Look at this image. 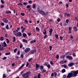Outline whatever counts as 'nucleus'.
Returning a JSON list of instances; mask_svg holds the SVG:
<instances>
[{
    "label": "nucleus",
    "mask_w": 78,
    "mask_h": 78,
    "mask_svg": "<svg viewBox=\"0 0 78 78\" xmlns=\"http://www.w3.org/2000/svg\"><path fill=\"white\" fill-rule=\"evenodd\" d=\"M66 58L68 59H69V60H72V59H73L72 57L70 55L66 56Z\"/></svg>",
    "instance_id": "nucleus-10"
},
{
    "label": "nucleus",
    "mask_w": 78,
    "mask_h": 78,
    "mask_svg": "<svg viewBox=\"0 0 78 78\" xmlns=\"http://www.w3.org/2000/svg\"><path fill=\"white\" fill-rule=\"evenodd\" d=\"M41 74H40V73H39L38 74L37 78H41Z\"/></svg>",
    "instance_id": "nucleus-30"
},
{
    "label": "nucleus",
    "mask_w": 78,
    "mask_h": 78,
    "mask_svg": "<svg viewBox=\"0 0 78 78\" xmlns=\"http://www.w3.org/2000/svg\"><path fill=\"white\" fill-rule=\"evenodd\" d=\"M6 14H10V13H11V12L10 11H7L6 12Z\"/></svg>",
    "instance_id": "nucleus-25"
},
{
    "label": "nucleus",
    "mask_w": 78,
    "mask_h": 78,
    "mask_svg": "<svg viewBox=\"0 0 78 78\" xmlns=\"http://www.w3.org/2000/svg\"><path fill=\"white\" fill-rule=\"evenodd\" d=\"M26 73V74L27 75H30L31 73V71H28V72H27Z\"/></svg>",
    "instance_id": "nucleus-18"
},
{
    "label": "nucleus",
    "mask_w": 78,
    "mask_h": 78,
    "mask_svg": "<svg viewBox=\"0 0 78 78\" xmlns=\"http://www.w3.org/2000/svg\"><path fill=\"white\" fill-rule=\"evenodd\" d=\"M20 57L21 58H23V54H21L20 55Z\"/></svg>",
    "instance_id": "nucleus-57"
},
{
    "label": "nucleus",
    "mask_w": 78,
    "mask_h": 78,
    "mask_svg": "<svg viewBox=\"0 0 78 78\" xmlns=\"http://www.w3.org/2000/svg\"><path fill=\"white\" fill-rule=\"evenodd\" d=\"M59 57V55H57L56 57V59H58Z\"/></svg>",
    "instance_id": "nucleus-39"
},
{
    "label": "nucleus",
    "mask_w": 78,
    "mask_h": 78,
    "mask_svg": "<svg viewBox=\"0 0 78 78\" xmlns=\"http://www.w3.org/2000/svg\"><path fill=\"white\" fill-rule=\"evenodd\" d=\"M60 63L61 64H64V62L63 61H61L60 62Z\"/></svg>",
    "instance_id": "nucleus-62"
},
{
    "label": "nucleus",
    "mask_w": 78,
    "mask_h": 78,
    "mask_svg": "<svg viewBox=\"0 0 78 78\" xmlns=\"http://www.w3.org/2000/svg\"><path fill=\"white\" fill-rule=\"evenodd\" d=\"M66 16L68 17H70L71 16V15H70V13H68L66 15Z\"/></svg>",
    "instance_id": "nucleus-24"
},
{
    "label": "nucleus",
    "mask_w": 78,
    "mask_h": 78,
    "mask_svg": "<svg viewBox=\"0 0 78 78\" xmlns=\"http://www.w3.org/2000/svg\"><path fill=\"white\" fill-rule=\"evenodd\" d=\"M44 32H43V33L44 34H47V31L45 30H44Z\"/></svg>",
    "instance_id": "nucleus-42"
},
{
    "label": "nucleus",
    "mask_w": 78,
    "mask_h": 78,
    "mask_svg": "<svg viewBox=\"0 0 78 78\" xmlns=\"http://www.w3.org/2000/svg\"><path fill=\"white\" fill-rule=\"evenodd\" d=\"M48 37V36L47 35H44V39H45L46 38H47Z\"/></svg>",
    "instance_id": "nucleus-49"
},
{
    "label": "nucleus",
    "mask_w": 78,
    "mask_h": 78,
    "mask_svg": "<svg viewBox=\"0 0 78 78\" xmlns=\"http://www.w3.org/2000/svg\"><path fill=\"white\" fill-rule=\"evenodd\" d=\"M78 74V70H77L76 71V72L74 73L73 74V77H75V76H76L77 74Z\"/></svg>",
    "instance_id": "nucleus-7"
},
{
    "label": "nucleus",
    "mask_w": 78,
    "mask_h": 78,
    "mask_svg": "<svg viewBox=\"0 0 78 78\" xmlns=\"http://www.w3.org/2000/svg\"><path fill=\"white\" fill-rule=\"evenodd\" d=\"M23 42H25V43H27L28 42L27 40L25 39H23Z\"/></svg>",
    "instance_id": "nucleus-19"
},
{
    "label": "nucleus",
    "mask_w": 78,
    "mask_h": 78,
    "mask_svg": "<svg viewBox=\"0 0 78 78\" xmlns=\"http://www.w3.org/2000/svg\"><path fill=\"white\" fill-rule=\"evenodd\" d=\"M39 66H40V65H38L37 64V63L36 64V68H35V70H38V69H38V68H39Z\"/></svg>",
    "instance_id": "nucleus-12"
},
{
    "label": "nucleus",
    "mask_w": 78,
    "mask_h": 78,
    "mask_svg": "<svg viewBox=\"0 0 78 78\" xmlns=\"http://www.w3.org/2000/svg\"><path fill=\"white\" fill-rule=\"evenodd\" d=\"M47 67L48 69H50V64H48V65H47Z\"/></svg>",
    "instance_id": "nucleus-29"
},
{
    "label": "nucleus",
    "mask_w": 78,
    "mask_h": 78,
    "mask_svg": "<svg viewBox=\"0 0 78 78\" xmlns=\"http://www.w3.org/2000/svg\"><path fill=\"white\" fill-rule=\"evenodd\" d=\"M50 64L51 65H53V64H54L53 62H52V61H50Z\"/></svg>",
    "instance_id": "nucleus-46"
},
{
    "label": "nucleus",
    "mask_w": 78,
    "mask_h": 78,
    "mask_svg": "<svg viewBox=\"0 0 78 78\" xmlns=\"http://www.w3.org/2000/svg\"><path fill=\"white\" fill-rule=\"evenodd\" d=\"M27 34L29 36H30L31 35V33H28Z\"/></svg>",
    "instance_id": "nucleus-52"
},
{
    "label": "nucleus",
    "mask_w": 78,
    "mask_h": 78,
    "mask_svg": "<svg viewBox=\"0 0 78 78\" xmlns=\"http://www.w3.org/2000/svg\"><path fill=\"white\" fill-rule=\"evenodd\" d=\"M27 34H26L25 33H23V36L24 37H27Z\"/></svg>",
    "instance_id": "nucleus-21"
},
{
    "label": "nucleus",
    "mask_w": 78,
    "mask_h": 78,
    "mask_svg": "<svg viewBox=\"0 0 78 78\" xmlns=\"http://www.w3.org/2000/svg\"><path fill=\"white\" fill-rule=\"evenodd\" d=\"M72 27H69V31H72Z\"/></svg>",
    "instance_id": "nucleus-48"
},
{
    "label": "nucleus",
    "mask_w": 78,
    "mask_h": 78,
    "mask_svg": "<svg viewBox=\"0 0 78 78\" xmlns=\"http://www.w3.org/2000/svg\"><path fill=\"white\" fill-rule=\"evenodd\" d=\"M49 48L50 51H51V49H52V46H50Z\"/></svg>",
    "instance_id": "nucleus-43"
},
{
    "label": "nucleus",
    "mask_w": 78,
    "mask_h": 78,
    "mask_svg": "<svg viewBox=\"0 0 78 78\" xmlns=\"http://www.w3.org/2000/svg\"><path fill=\"white\" fill-rule=\"evenodd\" d=\"M32 7L33 9H35L36 8V4H33L32 5Z\"/></svg>",
    "instance_id": "nucleus-13"
},
{
    "label": "nucleus",
    "mask_w": 78,
    "mask_h": 78,
    "mask_svg": "<svg viewBox=\"0 0 78 78\" xmlns=\"http://www.w3.org/2000/svg\"><path fill=\"white\" fill-rule=\"evenodd\" d=\"M5 28L7 29V30H8L9 29V25H7L5 27Z\"/></svg>",
    "instance_id": "nucleus-22"
},
{
    "label": "nucleus",
    "mask_w": 78,
    "mask_h": 78,
    "mask_svg": "<svg viewBox=\"0 0 78 78\" xmlns=\"http://www.w3.org/2000/svg\"><path fill=\"white\" fill-rule=\"evenodd\" d=\"M71 77H73V73H69L66 76V78H70Z\"/></svg>",
    "instance_id": "nucleus-2"
},
{
    "label": "nucleus",
    "mask_w": 78,
    "mask_h": 78,
    "mask_svg": "<svg viewBox=\"0 0 78 78\" xmlns=\"http://www.w3.org/2000/svg\"><path fill=\"white\" fill-rule=\"evenodd\" d=\"M61 66L62 67V66H63L64 68H65V69H67V66L66 65H62Z\"/></svg>",
    "instance_id": "nucleus-23"
},
{
    "label": "nucleus",
    "mask_w": 78,
    "mask_h": 78,
    "mask_svg": "<svg viewBox=\"0 0 78 78\" xmlns=\"http://www.w3.org/2000/svg\"><path fill=\"white\" fill-rule=\"evenodd\" d=\"M25 30V28H23L21 31V33H23V32H24V30Z\"/></svg>",
    "instance_id": "nucleus-40"
},
{
    "label": "nucleus",
    "mask_w": 78,
    "mask_h": 78,
    "mask_svg": "<svg viewBox=\"0 0 78 78\" xmlns=\"http://www.w3.org/2000/svg\"><path fill=\"white\" fill-rule=\"evenodd\" d=\"M22 76L23 78H27L29 76V75H27L26 73H24L22 75Z\"/></svg>",
    "instance_id": "nucleus-8"
},
{
    "label": "nucleus",
    "mask_w": 78,
    "mask_h": 78,
    "mask_svg": "<svg viewBox=\"0 0 78 78\" xmlns=\"http://www.w3.org/2000/svg\"><path fill=\"white\" fill-rule=\"evenodd\" d=\"M4 36L5 37H8V34H5Z\"/></svg>",
    "instance_id": "nucleus-51"
},
{
    "label": "nucleus",
    "mask_w": 78,
    "mask_h": 78,
    "mask_svg": "<svg viewBox=\"0 0 78 78\" xmlns=\"http://www.w3.org/2000/svg\"><path fill=\"white\" fill-rule=\"evenodd\" d=\"M23 47V44H20V48H22Z\"/></svg>",
    "instance_id": "nucleus-54"
},
{
    "label": "nucleus",
    "mask_w": 78,
    "mask_h": 78,
    "mask_svg": "<svg viewBox=\"0 0 78 78\" xmlns=\"http://www.w3.org/2000/svg\"><path fill=\"white\" fill-rule=\"evenodd\" d=\"M62 73H64V72H66V69H62Z\"/></svg>",
    "instance_id": "nucleus-32"
},
{
    "label": "nucleus",
    "mask_w": 78,
    "mask_h": 78,
    "mask_svg": "<svg viewBox=\"0 0 78 78\" xmlns=\"http://www.w3.org/2000/svg\"><path fill=\"white\" fill-rule=\"evenodd\" d=\"M53 29H50V30L49 31V35L51 36V34H52V32H53Z\"/></svg>",
    "instance_id": "nucleus-11"
},
{
    "label": "nucleus",
    "mask_w": 78,
    "mask_h": 78,
    "mask_svg": "<svg viewBox=\"0 0 78 78\" xmlns=\"http://www.w3.org/2000/svg\"><path fill=\"white\" fill-rule=\"evenodd\" d=\"M6 41H7V44H9V40L8 39H6Z\"/></svg>",
    "instance_id": "nucleus-37"
},
{
    "label": "nucleus",
    "mask_w": 78,
    "mask_h": 78,
    "mask_svg": "<svg viewBox=\"0 0 78 78\" xmlns=\"http://www.w3.org/2000/svg\"><path fill=\"white\" fill-rule=\"evenodd\" d=\"M10 52H8V53H6L5 54V55H10Z\"/></svg>",
    "instance_id": "nucleus-55"
},
{
    "label": "nucleus",
    "mask_w": 78,
    "mask_h": 78,
    "mask_svg": "<svg viewBox=\"0 0 78 78\" xmlns=\"http://www.w3.org/2000/svg\"><path fill=\"white\" fill-rule=\"evenodd\" d=\"M3 44L4 45H3V47H6V46H7V44H6V42H5V41H4Z\"/></svg>",
    "instance_id": "nucleus-15"
},
{
    "label": "nucleus",
    "mask_w": 78,
    "mask_h": 78,
    "mask_svg": "<svg viewBox=\"0 0 78 78\" xmlns=\"http://www.w3.org/2000/svg\"><path fill=\"white\" fill-rule=\"evenodd\" d=\"M21 16H25V13L23 12H21Z\"/></svg>",
    "instance_id": "nucleus-53"
},
{
    "label": "nucleus",
    "mask_w": 78,
    "mask_h": 78,
    "mask_svg": "<svg viewBox=\"0 0 78 78\" xmlns=\"http://www.w3.org/2000/svg\"><path fill=\"white\" fill-rule=\"evenodd\" d=\"M31 50V49L29 48H27L24 50V51L25 53H28V52H29Z\"/></svg>",
    "instance_id": "nucleus-9"
},
{
    "label": "nucleus",
    "mask_w": 78,
    "mask_h": 78,
    "mask_svg": "<svg viewBox=\"0 0 78 78\" xmlns=\"http://www.w3.org/2000/svg\"><path fill=\"white\" fill-rule=\"evenodd\" d=\"M74 65H75V63L71 62L68 64V66L69 67H71L72 66H74Z\"/></svg>",
    "instance_id": "nucleus-4"
},
{
    "label": "nucleus",
    "mask_w": 78,
    "mask_h": 78,
    "mask_svg": "<svg viewBox=\"0 0 78 78\" xmlns=\"http://www.w3.org/2000/svg\"><path fill=\"white\" fill-rule=\"evenodd\" d=\"M22 33L20 32H19L15 34V36L18 37H20V36H22Z\"/></svg>",
    "instance_id": "nucleus-6"
},
{
    "label": "nucleus",
    "mask_w": 78,
    "mask_h": 78,
    "mask_svg": "<svg viewBox=\"0 0 78 78\" xmlns=\"http://www.w3.org/2000/svg\"><path fill=\"white\" fill-rule=\"evenodd\" d=\"M0 24L2 26H4L5 25V23L3 22H2Z\"/></svg>",
    "instance_id": "nucleus-36"
},
{
    "label": "nucleus",
    "mask_w": 78,
    "mask_h": 78,
    "mask_svg": "<svg viewBox=\"0 0 78 78\" xmlns=\"http://www.w3.org/2000/svg\"><path fill=\"white\" fill-rule=\"evenodd\" d=\"M36 42V41L35 40H34L32 41H31L30 42V44H34L35 42Z\"/></svg>",
    "instance_id": "nucleus-16"
},
{
    "label": "nucleus",
    "mask_w": 78,
    "mask_h": 78,
    "mask_svg": "<svg viewBox=\"0 0 78 78\" xmlns=\"http://www.w3.org/2000/svg\"><path fill=\"white\" fill-rule=\"evenodd\" d=\"M17 48H16L15 49H14L13 50L14 53H16V51H17Z\"/></svg>",
    "instance_id": "nucleus-41"
},
{
    "label": "nucleus",
    "mask_w": 78,
    "mask_h": 78,
    "mask_svg": "<svg viewBox=\"0 0 78 78\" xmlns=\"http://www.w3.org/2000/svg\"><path fill=\"white\" fill-rule=\"evenodd\" d=\"M6 58L7 57H4L2 58V59H3V60H5Z\"/></svg>",
    "instance_id": "nucleus-58"
},
{
    "label": "nucleus",
    "mask_w": 78,
    "mask_h": 78,
    "mask_svg": "<svg viewBox=\"0 0 78 78\" xmlns=\"http://www.w3.org/2000/svg\"><path fill=\"white\" fill-rule=\"evenodd\" d=\"M35 52H36V49H33L31 50L29 52V53L31 55H33V54H34Z\"/></svg>",
    "instance_id": "nucleus-3"
},
{
    "label": "nucleus",
    "mask_w": 78,
    "mask_h": 78,
    "mask_svg": "<svg viewBox=\"0 0 78 78\" xmlns=\"http://www.w3.org/2000/svg\"><path fill=\"white\" fill-rule=\"evenodd\" d=\"M59 36V35L58 34H55V37H56L57 39H58V37Z\"/></svg>",
    "instance_id": "nucleus-27"
},
{
    "label": "nucleus",
    "mask_w": 78,
    "mask_h": 78,
    "mask_svg": "<svg viewBox=\"0 0 78 78\" xmlns=\"http://www.w3.org/2000/svg\"><path fill=\"white\" fill-rule=\"evenodd\" d=\"M66 22L67 23H69V19L66 20Z\"/></svg>",
    "instance_id": "nucleus-35"
},
{
    "label": "nucleus",
    "mask_w": 78,
    "mask_h": 78,
    "mask_svg": "<svg viewBox=\"0 0 78 78\" xmlns=\"http://www.w3.org/2000/svg\"><path fill=\"white\" fill-rule=\"evenodd\" d=\"M39 9V7H38L37 9V12H38L39 14H40L41 15H43V16H45V15H46V14L45 12H44L42 10L40 9Z\"/></svg>",
    "instance_id": "nucleus-1"
},
{
    "label": "nucleus",
    "mask_w": 78,
    "mask_h": 78,
    "mask_svg": "<svg viewBox=\"0 0 78 78\" xmlns=\"http://www.w3.org/2000/svg\"><path fill=\"white\" fill-rule=\"evenodd\" d=\"M47 65H48V64L47 62H45L44 64V66H47Z\"/></svg>",
    "instance_id": "nucleus-59"
},
{
    "label": "nucleus",
    "mask_w": 78,
    "mask_h": 78,
    "mask_svg": "<svg viewBox=\"0 0 78 78\" xmlns=\"http://www.w3.org/2000/svg\"><path fill=\"white\" fill-rule=\"evenodd\" d=\"M28 2L29 4H31L32 3V1L31 0H29L28 1Z\"/></svg>",
    "instance_id": "nucleus-47"
},
{
    "label": "nucleus",
    "mask_w": 78,
    "mask_h": 78,
    "mask_svg": "<svg viewBox=\"0 0 78 78\" xmlns=\"http://www.w3.org/2000/svg\"><path fill=\"white\" fill-rule=\"evenodd\" d=\"M13 40H12V41L13 42H15V41H16V37H13Z\"/></svg>",
    "instance_id": "nucleus-28"
},
{
    "label": "nucleus",
    "mask_w": 78,
    "mask_h": 78,
    "mask_svg": "<svg viewBox=\"0 0 78 78\" xmlns=\"http://www.w3.org/2000/svg\"><path fill=\"white\" fill-rule=\"evenodd\" d=\"M27 9H29V8H30V6L29 5H27Z\"/></svg>",
    "instance_id": "nucleus-63"
},
{
    "label": "nucleus",
    "mask_w": 78,
    "mask_h": 78,
    "mask_svg": "<svg viewBox=\"0 0 78 78\" xmlns=\"http://www.w3.org/2000/svg\"><path fill=\"white\" fill-rule=\"evenodd\" d=\"M39 68L40 69V70L41 71H42V70H44V66L42 65H41L39 66Z\"/></svg>",
    "instance_id": "nucleus-14"
},
{
    "label": "nucleus",
    "mask_w": 78,
    "mask_h": 78,
    "mask_svg": "<svg viewBox=\"0 0 78 78\" xmlns=\"http://www.w3.org/2000/svg\"><path fill=\"white\" fill-rule=\"evenodd\" d=\"M54 74L55 76V77H56V75H57V73L56 72H54Z\"/></svg>",
    "instance_id": "nucleus-64"
},
{
    "label": "nucleus",
    "mask_w": 78,
    "mask_h": 78,
    "mask_svg": "<svg viewBox=\"0 0 78 78\" xmlns=\"http://www.w3.org/2000/svg\"><path fill=\"white\" fill-rule=\"evenodd\" d=\"M33 59V58H31L28 59V61H29V62H30L31 61V60H32V59Z\"/></svg>",
    "instance_id": "nucleus-31"
},
{
    "label": "nucleus",
    "mask_w": 78,
    "mask_h": 78,
    "mask_svg": "<svg viewBox=\"0 0 78 78\" xmlns=\"http://www.w3.org/2000/svg\"><path fill=\"white\" fill-rule=\"evenodd\" d=\"M25 64H23L19 68V70H20V69H21L22 68H23V67H24V66H25Z\"/></svg>",
    "instance_id": "nucleus-17"
},
{
    "label": "nucleus",
    "mask_w": 78,
    "mask_h": 78,
    "mask_svg": "<svg viewBox=\"0 0 78 78\" xmlns=\"http://www.w3.org/2000/svg\"><path fill=\"white\" fill-rule=\"evenodd\" d=\"M73 29L75 31H77V28L76 27H74L73 28Z\"/></svg>",
    "instance_id": "nucleus-26"
},
{
    "label": "nucleus",
    "mask_w": 78,
    "mask_h": 78,
    "mask_svg": "<svg viewBox=\"0 0 78 78\" xmlns=\"http://www.w3.org/2000/svg\"><path fill=\"white\" fill-rule=\"evenodd\" d=\"M4 39V38H3V37H1L0 38V40H1V41H3Z\"/></svg>",
    "instance_id": "nucleus-33"
},
{
    "label": "nucleus",
    "mask_w": 78,
    "mask_h": 78,
    "mask_svg": "<svg viewBox=\"0 0 78 78\" xmlns=\"http://www.w3.org/2000/svg\"><path fill=\"white\" fill-rule=\"evenodd\" d=\"M2 21L4 23H7L8 22V20L6 18H4L2 19Z\"/></svg>",
    "instance_id": "nucleus-5"
},
{
    "label": "nucleus",
    "mask_w": 78,
    "mask_h": 78,
    "mask_svg": "<svg viewBox=\"0 0 78 78\" xmlns=\"http://www.w3.org/2000/svg\"><path fill=\"white\" fill-rule=\"evenodd\" d=\"M41 71L42 73H43L44 72H46V70L45 69H44V70L42 69V71Z\"/></svg>",
    "instance_id": "nucleus-45"
},
{
    "label": "nucleus",
    "mask_w": 78,
    "mask_h": 78,
    "mask_svg": "<svg viewBox=\"0 0 78 78\" xmlns=\"http://www.w3.org/2000/svg\"><path fill=\"white\" fill-rule=\"evenodd\" d=\"M66 76H67V75H66V74L63 75V77L64 78H66Z\"/></svg>",
    "instance_id": "nucleus-56"
},
{
    "label": "nucleus",
    "mask_w": 78,
    "mask_h": 78,
    "mask_svg": "<svg viewBox=\"0 0 78 78\" xmlns=\"http://www.w3.org/2000/svg\"><path fill=\"white\" fill-rule=\"evenodd\" d=\"M65 58V55H62L60 56V58H62V59H64Z\"/></svg>",
    "instance_id": "nucleus-34"
},
{
    "label": "nucleus",
    "mask_w": 78,
    "mask_h": 78,
    "mask_svg": "<svg viewBox=\"0 0 78 78\" xmlns=\"http://www.w3.org/2000/svg\"><path fill=\"white\" fill-rule=\"evenodd\" d=\"M3 78H5L6 77V74H3Z\"/></svg>",
    "instance_id": "nucleus-38"
},
{
    "label": "nucleus",
    "mask_w": 78,
    "mask_h": 78,
    "mask_svg": "<svg viewBox=\"0 0 78 78\" xmlns=\"http://www.w3.org/2000/svg\"><path fill=\"white\" fill-rule=\"evenodd\" d=\"M27 64L26 65V67H28V66H29V64H30V63H29L28 62H27Z\"/></svg>",
    "instance_id": "nucleus-60"
},
{
    "label": "nucleus",
    "mask_w": 78,
    "mask_h": 78,
    "mask_svg": "<svg viewBox=\"0 0 78 78\" xmlns=\"http://www.w3.org/2000/svg\"><path fill=\"white\" fill-rule=\"evenodd\" d=\"M59 38L60 40H62V39H63V37L62 36L60 37Z\"/></svg>",
    "instance_id": "nucleus-61"
},
{
    "label": "nucleus",
    "mask_w": 78,
    "mask_h": 78,
    "mask_svg": "<svg viewBox=\"0 0 78 78\" xmlns=\"http://www.w3.org/2000/svg\"><path fill=\"white\" fill-rule=\"evenodd\" d=\"M1 2L2 4H3V3H5V2L3 0H1Z\"/></svg>",
    "instance_id": "nucleus-44"
},
{
    "label": "nucleus",
    "mask_w": 78,
    "mask_h": 78,
    "mask_svg": "<svg viewBox=\"0 0 78 78\" xmlns=\"http://www.w3.org/2000/svg\"><path fill=\"white\" fill-rule=\"evenodd\" d=\"M36 30L37 31H38V32H39V31H40V29H39V27H36Z\"/></svg>",
    "instance_id": "nucleus-20"
},
{
    "label": "nucleus",
    "mask_w": 78,
    "mask_h": 78,
    "mask_svg": "<svg viewBox=\"0 0 78 78\" xmlns=\"http://www.w3.org/2000/svg\"><path fill=\"white\" fill-rule=\"evenodd\" d=\"M57 22H60V19L59 18H58L57 20Z\"/></svg>",
    "instance_id": "nucleus-50"
}]
</instances>
